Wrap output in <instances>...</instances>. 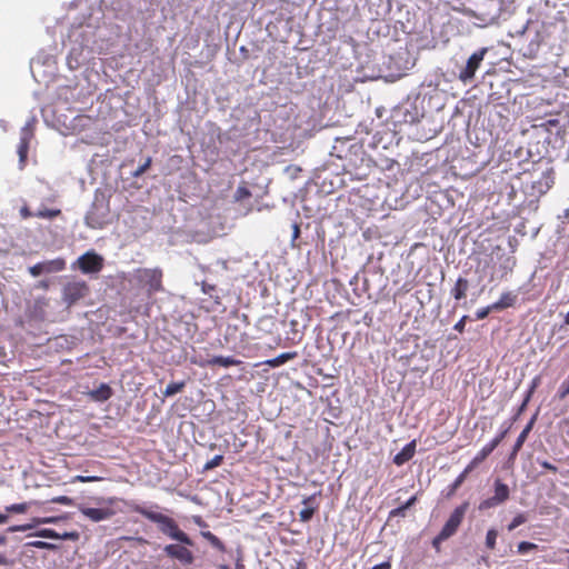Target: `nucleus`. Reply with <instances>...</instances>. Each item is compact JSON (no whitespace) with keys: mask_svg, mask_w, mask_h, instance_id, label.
Segmentation results:
<instances>
[{"mask_svg":"<svg viewBox=\"0 0 569 569\" xmlns=\"http://www.w3.org/2000/svg\"><path fill=\"white\" fill-rule=\"evenodd\" d=\"M132 511L141 515L146 519L157 523L159 530L172 540H177L187 546H194L193 540L182 531L174 519L161 513L152 511L143 506L136 505L132 507Z\"/></svg>","mask_w":569,"mask_h":569,"instance_id":"obj_1","label":"nucleus"},{"mask_svg":"<svg viewBox=\"0 0 569 569\" xmlns=\"http://www.w3.org/2000/svg\"><path fill=\"white\" fill-rule=\"evenodd\" d=\"M133 277L137 284L147 290L149 297L163 291V272L160 268H139L134 271Z\"/></svg>","mask_w":569,"mask_h":569,"instance_id":"obj_2","label":"nucleus"},{"mask_svg":"<svg viewBox=\"0 0 569 569\" xmlns=\"http://www.w3.org/2000/svg\"><path fill=\"white\" fill-rule=\"evenodd\" d=\"M190 546L179 543H170L164 546L163 552L167 557L179 561L182 566L189 567L194 562V555L189 548Z\"/></svg>","mask_w":569,"mask_h":569,"instance_id":"obj_3","label":"nucleus"},{"mask_svg":"<svg viewBox=\"0 0 569 569\" xmlns=\"http://www.w3.org/2000/svg\"><path fill=\"white\" fill-rule=\"evenodd\" d=\"M468 508H469V502L465 501L463 503H461L460 506H458L453 509V511L450 513L448 520L443 525L442 529L440 530L442 536H447L448 538H450L457 532L458 528L460 527V525L463 521V518H465V515H466Z\"/></svg>","mask_w":569,"mask_h":569,"instance_id":"obj_4","label":"nucleus"},{"mask_svg":"<svg viewBox=\"0 0 569 569\" xmlns=\"http://www.w3.org/2000/svg\"><path fill=\"white\" fill-rule=\"evenodd\" d=\"M89 292V287L84 281L68 282L62 290L63 301L72 306Z\"/></svg>","mask_w":569,"mask_h":569,"instance_id":"obj_5","label":"nucleus"},{"mask_svg":"<svg viewBox=\"0 0 569 569\" xmlns=\"http://www.w3.org/2000/svg\"><path fill=\"white\" fill-rule=\"evenodd\" d=\"M509 487L503 483L500 479H496L495 481V495L486 500H483L479 505L480 510H486L489 508H493L498 505L503 503L509 499Z\"/></svg>","mask_w":569,"mask_h":569,"instance_id":"obj_6","label":"nucleus"},{"mask_svg":"<svg viewBox=\"0 0 569 569\" xmlns=\"http://www.w3.org/2000/svg\"><path fill=\"white\" fill-rule=\"evenodd\" d=\"M486 52L487 49L482 48L469 57L466 67L459 73V79L462 82L466 83L473 79L475 73L477 69L480 67V63L483 60Z\"/></svg>","mask_w":569,"mask_h":569,"instance_id":"obj_7","label":"nucleus"},{"mask_svg":"<svg viewBox=\"0 0 569 569\" xmlns=\"http://www.w3.org/2000/svg\"><path fill=\"white\" fill-rule=\"evenodd\" d=\"M78 264L83 273H96L102 269L103 259L96 252H86L79 257Z\"/></svg>","mask_w":569,"mask_h":569,"instance_id":"obj_8","label":"nucleus"},{"mask_svg":"<svg viewBox=\"0 0 569 569\" xmlns=\"http://www.w3.org/2000/svg\"><path fill=\"white\" fill-rule=\"evenodd\" d=\"M321 497V491H318L311 496L303 498L302 505L303 508L299 512V519L301 522H309L313 515L319 509V498Z\"/></svg>","mask_w":569,"mask_h":569,"instance_id":"obj_9","label":"nucleus"},{"mask_svg":"<svg viewBox=\"0 0 569 569\" xmlns=\"http://www.w3.org/2000/svg\"><path fill=\"white\" fill-rule=\"evenodd\" d=\"M191 363L198 365L199 367H231V366H239L241 365V361L239 359H236L233 357H223V356H214L211 359L207 360H197L196 358L191 359Z\"/></svg>","mask_w":569,"mask_h":569,"instance_id":"obj_10","label":"nucleus"},{"mask_svg":"<svg viewBox=\"0 0 569 569\" xmlns=\"http://www.w3.org/2000/svg\"><path fill=\"white\" fill-rule=\"evenodd\" d=\"M79 510L86 518L93 522L107 520L114 515V511L110 508H89L80 506Z\"/></svg>","mask_w":569,"mask_h":569,"instance_id":"obj_11","label":"nucleus"},{"mask_svg":"<svg viewBox=\"0 0 569 569\" xmlns=\"http://www.w3.org/2000/svg\"><path fill=\"white\" fill-rule=\"evenodd\" d=\"M33 137L32 130L24 127L20 133V141L18 144V154L20 167L23 168L27 161L30 141Z\"/></svg>","mask_w":569,"mask_h":569,"instance_id":"obj_12","label":"nucleus"},{"mask_svg":"<svg viewBox=\"0 0 569 569\" xmlns=\"http://www.w3.org/2000/svg\"><path fill=\"white\" fill-rule=\"evenodd\" d=\"M416 447H417V440H412L410 441L409 443H407L400 452H398L395 457H393V463L396 466H402L405 465L406 462H408L409 460H411L416 453Z\"/></svg>","mask_w":569,"mask_h":569,"instance_id":"obj_13","label":"nucleus"},{"mask_svg":"<svg viewBox=\"0 0 569 569\" xmlns=\"http://www.w3.org/2000/svg\"><path fill=\"white\" fill-rule=\"evenodd\" d=\"M37 537L48 538V539H61V540H77L79 538V533L77 531L58 533L53 529H41L34 533Z\"/></svg>","mask_w":569,"mask_h":569,"instance_id":"obj_14","label":"nucleus"},{"mask_svg":"<svg viewBox=\"0 0 569 569\" xmlns=\"http://www.w3.org/2000/svg\"><path fill=\"white\" fill-rule=\"evenodd\" d=\"M58 520H59L58 517L34 518L33 519V523L11 526V527L8 528V531L9 532L27 531V530L32 529L36 525H40V523H54Z\"/></svg>","mask_w":569,"mask_h":569,"instance_id":"obj_15","label":"nucleus"},{"mask_svg":"<svg viewBox=\"0 0 569 569\" xmlns=\"http://www.w3.org/2000/svg\"><path fill=\"white\" fill-rule=\"evenodd\" d=\"M517 301V295L511 291L501 293L498 301L493 302L496 311H500L510 307H513Z\"/></svg>","mask_w":569,"mask_h":569,"instance_id":"obj_16","label":"nucleus"},{"mask_svg":"<svg viewBox=\"0 0 569 569\" xmlns=\"http://www.w3.org/2000/svg\"><path fill=\"white\" fill-rule=\"evenodd\" d=\"M533 422H535V419L532 418L528 425L525 427V429L520 432V435L518 436L513 447H512V451L510 453V458H515L518 452L520 451V449L522 448L525 441L527 440L528 438V435L529 432L531 431L532 429V426H533Z\"/></svg>","mask_w":569,"mask_h":569,"instance_id":"obj_17","label":"nucleus"},{"mask_svg":"<svg viewBox=\"0 0 569 569\" xmlns=\"http://www.w3.org/2000/svg\"><path fill=\"white\" fill-rule=\"evenodd\" d=\"M469 289V281L466 278L459 277L451 289V296L456 300H461L467 297V291Z\"/></svg>","mask_w":569,"mask_h":569,"instance_id":"obj_18","label":"nucleus"},{"mask_svg":"<svg viewBox=\"0 0 569 569\" xmlns=\"http://www.w3.org/2000/svg\"><path fill=\"white\" fill-rule=\"evenodd\" d=\"M496 448L491 445V442H488L471 460V462L467 466L471 470L476 468L478 465H480L482 461H485L488 456L495 450Z\"/></svg>","mask_w":569,"mask_h":569,"instance_id":"obj_19","label":"nucleus"},{"mask_svg":"<svg viewBox=\"0 0 569 569\" xmlns=\"http://www.w3.org/2000/svg\"><path fill=\"white\" fill-rule=\"evenodd\" d=\"M296 357L297 352H283L276 358L267 360L264 363L271 368H277Z\"/></svg>","mask_w":569,"mask_h":569,"instance_id":"obj_20","label":"nucleus"},{"mask_svg":"<svg viewBox=\"0 0 569 569\" xmlns=\"http://www.w3.org/2000/svg\"><path fill=\"white\" fill-rule=\"evenodd\" d=\"M43 264L47 273L60 272L66 269V260L63 258L44 261Z\"/></svg>","mask_w":569,"mask_h":569,"instance_id":"obj_21","label":"nucleus"},{"mask_svg":"<svg viewBox=\"0 0 569 569\" xmlns=\"http://www.w3.org/2000/svg\"><path fill=\"white\" fill-rule=\"evenodd\" d=\"M201 536L217 550L221 552L226 551L224 543L211 531H201Z\"/></svg>","mask_w":569,"mask_h":569,"instance_id":"obj_22","label":"nucleus"},{"mask_svg":"<svg viewBox=\"0 0 569 569\" xmlns=\"http://www.w3.org/2000/svg\"><path fill=\"white\" fill-rule=\"evenodd\" d=\"M111 395V388L106 383H101L100 387L92 392V397L98 401H106Z\"/></svg>","mask_w":569,"mask_h":569,"instance_id":"obj_23","label":"nucleus"},{"mask_svg":"<svg viewBox=\"0 0 569 569\" xmlns=\"http://www.w3.org/2000/svg\"><path fill=\"white\" fill-rule=\"evenodd\" d=\"M186 387V382L184 381H179V382H170L164 391L162 392V395L164 397H171L178 392H181Z\"/></svg>","mask_w":569,"mask_h":569,"instance_id":"obj_24","label":"nucleus"},{"mask_svg":"<svg viewBox=\"0 0 569 569\" xmlns=\"http://www.w3.org/2000/svg\"><path fill=\"white\" fill-rule=\"evenodd\" d=\"M472 470L468 467H466V469L455 479V481L451 483L450 486V490H449V493L448 496L452 495L456 492V490L463 483V481L466 480V477L468 476L469 472H471Z\"/></svg>","mask_w":569,"mask_h":569,"instance_id":"obj_25","label":"nucleus"},{"mask_svg":"<svg viewBox=\"0 0 569 569\" xmlns=\"http://www.w3.org/2000/svg\"><path fill=\"white\" fill-rule=\"evenodd\" d=\"M61 214L60 209H40L34 212V217L42 219H54Z\"/></svg>","mask_w":569,"mask_h":569,"instance_id":"obj_26","label":"nucleus"},{"mask_svg":"<svg viewBox=\"0 0 569 569\" xmlns=\"http://www.w3.org/2000/svg\"><path fill=\"white\" fill-rule=\"evenodd\" d=\"M527 520H528V517H527V515L525 512L517 513L512 518L510 523L507 526L508 531H513L516 528H518L519 526H521L525 522H527Z\"/></svg>","mask_w":569,"mask_h":569,"instance_id":"obj_27","label":"nucleus"},{"mask_svg":"<svg viewBox=\"0 0 569 569\" xmlns=\"http://www.w3.org/2000/svg\"><path fill=\"white\" fill-rule=\"evenodd\" d=\"M31 502L13 503L6 507V511L9 513H24L28 511Z\"/></svg>","mask_w":569,"mask_h":569,"instance_id":"obj_28","label":"nucleus"},{"mask_svg":"<svg viewBox=\"0 0 569 569\" xmlns=\"http://www.w3.org/2000/svg\"><path fill=\"white\" fill-rule=\"evenodd\" d=\"M536 550H538V545H536L533 542H529V541H521L517 546V552L520 555H526L530 551H536Z\"/></svg>","mask_w":569,"mask_h":569,"instance_id":"obj_29","label":"nucleus"},{"mask_svg":"<svg viewBox=\"0 0 569 569\" xmlns=\"http://www.w3.org/2000/svg\"><path fill=\"white\" fill-rule=\"evenodd\" d=\"M498 531L496 529H489L486 535V547L490 550L496 548Z\"/></svg>","mask_w":569,"mask_h":569,"instance_id":"obj_30","label":"nucleus"},{"mask_svg":"<svg viewBox=\"0 0 569 569\" xmlns=\"http://www.w3.org/2000/svg\"><path fill=\"white\" fill-rule=\"evenodd\" d=\"M16 559L0 553V569H14Z\"/></svg>","mask_w":569,"mask_h":569,"instance_id":"obj_31","label":"nucleus"},{"mask_svg":"<svg viewBox=\"0 0 569 569\" xmlns=\"http://www.w3.org/2000/svg\"><path fill=\"white\" fill-rule=\"evenodd\" d=\"M222 462H223V456L222 455H217L212 459H210L209 461H207L204 463L203 469L204 470L214 469V468L219 467Z\"/></svg>","mask_w":569,"mask_h":569,"instance_id":"obj_32","label":"nucleus"},{"mask_svg":"<svg viewBox=\"0 0 569 569\" xmlns=\"http://www.w3.org/2000/svg\"><path fill=\"white\" fill-rule=\"evenodd\" d=\"M251 192L246 186H239L236 190L234 198L237 201H241L243 199L250 198Z\"/></svg>","mask_w":569,"mask_h":569,"instance_id":"obj_33","label":"nucleus"},{"mask_svg":"<svg viewBox=\"0 0 569 569\" xmlns=\"http://www.w3.org/2000/svg\"><path fill=\"white\" fill-rule=\"evenodd\" d=\"M27 546L33 547V548H37V549H48V550L56 549L54 545H52L50 542L41 541V540L30 541V542L27 543Z\"/></svg>","mask_w":569,"mask_h":569,"instance_id":"obj_34","label":"nucleus"},{"mask_svg":"<svg viewBox=\"0 0 569 569\" xmlns=\"http://www.w3.org/2000/svg\"><path fill=\"white\" fill-rule=\"evenodd\" d=\"M538 383H539V378L537 377V378H535L532 380L531 387H530V389H529V391H528V393H527V396H526V398H525V400H523V402H522V405H521V407L519 409L520 412L526 408V406L529 402V400L531 398V395L533 393V391L537 388Z\"/></svg>","mask_w":569,"mask_h":569,"instance_id":"obj_35","label":"nucleus"},{"mask_svg":"<svg viewBox=\"0 0 569 569\" xmlns=\"http://www.w3.org/2000/svg\"><path fill=\"white\" fill-rule=\"evenodd\" d=\"M538 383H539V378L537 377V378H535L532 380L531 387H530V389H529V391H528V393H527V396H526V398H525V400H523V402H522V405H521V407L519 409L520 412L526 408V406L529 402V400L531 398V395L533 393V391L537 388Z\"/></svg>","mask_w":569,"mask_h":569,"instance_id":"obj_36","label":"nucleus"},{"mask_svg":"<svg viewBox=\"0 0 569 569\" xmlns=\"http://www.w3.org/2000/svg\"><path fill=\"white\" fill-rule=\"evenodd\" d=\"M151 163L152 159L151 157H148L146 161L136 169V171L133 172V177L137 178L142 176L150 168Z\"/></svg>","mask_w":569,"mask_h":569,"instance_id":"obj_37","label":"nucleus"},{"mask_svg":"<svg viewBox=\"0 0 569 569\" xmlns=\"http://www.w3.org/2000/svg\"><path fill=\"white\" fill-rule=\"evenodd\" d=\"M491 311H496V309L493 308V303L490 305V306H487V307L478 309L477 312H476V319L477 320H482V319L487 318L488 315Z\"/></svg>","mask_w":569,"mask_h":569,"instance_id":"obj_38","label":"nucleus"},{"mask_svg":"<svg viewBox=\"0 0 569 569\" xmlns=\"http://www.w3.org/2000/svg\"><path fill=\"white\" fill-rule=\"evenodd\" d=\"M50 502L52 503H59V505H64V506H72L73 505V499L68 497V496H57V497H53Z\"/></svg>","mask_w":569,"mask_h":569,"instance_id":"obj_39","label":"nucleus"},{"mask_svg":"<svg viewBox=\"0 0 569 569\" xmlns=\"http://www.w3.org/2000/svg\"><path fill=\"white\" fill-rule=\"evenodd\" d=\"M449 538L447 536H442L441 532H439L433 539H432V547L437 552H440L441 550V543Z\"/></svg>","mask_w":569,"mask_h":569,"instance_id":"obj_40","label":"nucleus"},{"mask_svg":"<svg viewBox=\"0 0 569 569\" xmlns=\"http://www.w3.org/2000/svg\"><path fill=\"white\" fill-rule=\"evenodd\" d=\"M29 272L33 277H39L40 274L46 272L43 262H39V263H36L34 266H31L29 268Z\"/></svg>","mask_w":569,"mask_h":569,"instance_id":"obj_41","label":"nucleus"},{"mask_svg":"<svg viewBox=\"0 0 569 569\" xmlns=\"http://www.w3.org/2000/svg\"><path fill=\"white\" fill-rule=\"evenodd\" d=\"M569 395V379L563 381L558 389L557 396L560 400H563Z\"/></svg>","mask_w":569,"mask_h":569,"instance_id":"obj_42","label":"nucleus"},{"mask_svg":"<svg viewBox=\"0 0 569 569\" xmlns=\"http://www.w3.org/2000/svg\"><path fill=\"white\" fill-rule=\"evenodd\" d=\"M100 480H102V478L97 477V476H76L74 477V481H78V482H97Z\"/></svg>","mask_w":569,"mask_h":569,"instance_id":"obj_43","label":"nucleus"},{"mask_svg":"<svg viewBox=\"0 0 569 569\" xmlns=\"http://www.w3.org/2000/svg\"><path fill=\"white\" fill-rule=\"evenodd\" d=\"M408 510V508H405V503L392 509L390 512H389V518H393V517H405L406 516V511Z\"/></svg>","mask_w":569,"mask_h":569,"instance_id":"obj_44","label":"nucleus"},{"mask_svg":"<svg viewBox=\"0 0 569 569\" xmlns=\"http://www.w3.org/2000/svg\"><path fill=\"white\" fill-rule=\"evenodd\" d=\"M509 429H505L502 431H500L490 442L491 445L497 448L501 441L506 438L507 433H508Z\"/></svg>","mask_w":569,"mask_h":569,"instance_id":"obj_45","label":"nucleus"},{"mask_svg":"<svg viewBox=\"0 0 569 569\" xmlns=\"http://www.w3.org/2000/svg\"><path fill=\"white\" fill-rule=\"evenodd\" d=\"M467 319L468 316L461 317V319L455 325L453 329L460 333L463 332Z\"/></svg>","mask_w":569,"mask_h":569,"instance_id":"obj_46","label":"nucleus"},{"mask_svg":"<svg viewBox=\"0 0 569 569\" xmlns=\"http://www.w3.org/2000/svg\"><path fill=\"white\" fill-rule=\"evenodd\" d=\"M20 216L22 219H29L31 217H34V213L30 211L28 206H23L20 209Z\"/></svg>","mask_w":569,"mask_h":569,"instance_id":"obj_47","label":"nucleus"},{"mask_svg":"<svg viewBox=\"0 0 569 569\" xmlns=\"http://www.w3.org/2000/svg\"><path fill=\"white\" fill-rule=\"evenodd\" d=\"M539 465H540L543 469H547V470H549V471H551V472H553V473H556V472L558 471V468H557L555 465H552V463L548 462L547 460L539 461Z\"/></svg>","mask_w":569,"mask_h":569,"instance_id":"obj_48","label":"nucleus"},{"mask_svg":"<svg viewBox=\"0 0 569 569\" xmlns=\"http://www.w3.org/2000/svg\"><path fill=\"white\" fill-rule=\"evenodd\" d=\"M371 569H391V559L389 558L388 560L373 566Z\"/></svg>","mask_w":569,"mask_h":569,"instance_id":"obj_49","label":"nucleus"},{"mask_svg":"<svg viewBox=\"0 0 569 569\" xmlns=\"http://www.w3.org/2000/svg\"><path fill=\"white\" fill-rule=\"evenodd\" d=\"M193 521L196 525H198L201 528L208 527V523L200 517V516H193Z\"/></svg>","mask_w":569,"mask_h":569,"instance_id":"obj_50","label":"nucleus"},{"mask_svg":"<svg viewBox=\"0 0 569 569\" xmlns=\"http://www.w3.org/2000/svg\"><path fill=\"white\" fill-rule=\"evenodd\" d=\"M418 498L417 496H412L411 498H409L406 502H405V508H410L412 507L416 502H417Z\"/></svg>","mask_w":569,"mask_h":569,"instance_id":"obj_51","label":"nucleus"},{"mask_svg":"<svg viewBox=\"0 0 569 569\" xmlns=\"http://www.w3.org/2000/svg\"><path fill=\"white\" fill-rule=\"evenodd\" d=\"M418 498L417 496H412L411 498H409L406 502H405V508H410L412 507L416 502H417Z\"/></svg>","mask_w":569,"mask_h":569,"instance_id":"obj_52","label":"nucleus"},{"mask_svg":"<svg viewBox=\"0 0 569 569\" xmlns=\"http://www.w3.org/2000/svg\"><path fill=\"white\" fill-rule=\"evenodd\" d=\"M9 520V516L6 513H0V525L7 523Z\"/></svg>","mask_w":569,"mask_h":569,"instance_id":"obj_53","label":"nucleus"},{"mask_svg":"<svg viewBox=\"0 0 569 569\" xmlns=\"http://www.w3.org/2000/svg\"><path fill=\"white\" fill-rule=\"evenodd\" d=\"M299 232H300V230H299L298 224H295L293 226V236H295V238H297L299 236Z\"/></svg>","mask_w":569,"mask_h":569,"instance_id":"obj_54","label":"nucleus"},{"mask_svg":"<svg viewBox=\"0 0 569 569\" xmlns=\"http://www.w3.org/2000/svg\"><path fill=\"white\" fill-rule=\"evenodd\" d=\"M7 543V537L3 535H0V546H3Z\"/></svg>","mask_w":569,"mask_h":569,"instance_id":"obj_55","label":"nucleus"},{"mask_svg":"<svg viewBox=\"0 0 569 569\" xmlns=\"http://www.w3.org/2000/svg\"><path fill=\"white\" fill-rule=\"evenodd\" d=\"M563 326H569V311L565 316Z\"/></svg>","mask_w":569,"mask_h":569,"instance_id":"obj_56","label":"nucleus"},{"mask_svg":"<svg viewBox=\"0 0 569 569\" xmlns=\"http://www.w3.org/2000/svg\"><path fill=\"white\" fill-rule=\"evenodd\" d=\"M219 569H230L227 565L219 566Z\"/></svg>","mask_w":569,"mask_h":569,"instance_id":"obj_57","label":"nucleus"},{"mask_svg":"<svg viewBox=\"0 0 569 569\" xmlns=\"http://www.w3.org/2000/svg\"><path fill=\"white\" fill-rule=\"evenodd\" d=\"M108 502H109L110 505H112V503L114 502V499H113V498H110V499H108Z\"/></svg>","mask_w":569,"mask_h":569,"instance_id":"obj_58","label":"nucleus"}]
</instances>
